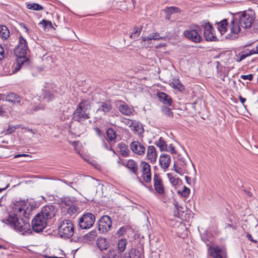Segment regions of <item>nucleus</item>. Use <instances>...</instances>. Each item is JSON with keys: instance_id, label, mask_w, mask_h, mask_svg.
Returning a JSON list of instances; mask_svg holds the SVG:
<instances>
[{"instance_id": "nucleus-1", "label": "nucleus", "mask_w": 258, "mask_h": 258, "mask_svg": "<svg viewBox=\"0 0 258 258\" xmlns=\"http://www.w3.org/2000/svg\"><path fill=\"white\" fill-rule=\"evenodd\" d=\"M26 203L24 201L15 202L12 208V211L9 213L8 217L2 220L3 222L10 226L16 231L22 232V234H31L32 231L30 224L24 220L22 217L28 218L29 215L26 212Z\"/></svg>"}, {"instance_id": "nucleus-2", "label": "nucleus", "mask_w": 258, "mask_h": 258, "mask_svg": "<svg viewBox=\"0 0 258 258\" xmlns=\"http://www.w3.org/2000/svg\"><path fill=\"white\" fill-rule=\"evenodd\" d=\"M29 51L27 41L22 36L19 37V43L14 49V54L17 57V61L19 70L23 65L28 63V58L26 54Z\"/></svg>"}, {"instance_id": "nucleus-3", "label": "nucleus", "mask_w": 258, "mask_h": 258, "mask_svg": "<svg viewBox=\"0 0 258 258\" xmlns=\"http://www.w3.org/2000/svg\"><path fill=\"white\" fill-rule=\"evenodd\" d=\"M90 109L89 102L87 100H82L73 113V119L75 121L82 123L85 120L90 118Z\"/></svg>"}, {"instance_id": "nucleus-4", "label": "nucleus", "mask_w": 258, "mask_h": 258, "mask_svg": "<svg viewBox=\"0 0 258 258\" xmlns=\"http://www.w3.org/2000/svg\"><path fill=\"white\" fill-rule=\"evenodd\" d=\"M58 233L61 238L67 239L71 237L74 233V226L70 220L62 221L58 227Z\"/></svg>"}, {"instance_id": "nucleus-5", "label": "nucleus", "mask_w": 258, "mask_h": 258, "mask_svg": "<svg viewBox=\"0 0 258 258\" xmlns=\"http://www.w3.org/2000/svg\"><path fill=\"white\" fill-rule=\"evenodd\" d=\"M95 216L90 213L83 214L80 218L79 224L80 228L83 229L90 228L94 224Z\"/></svg>"}, {"instance_id": "nucleus-6", "label": "nucleus", "mask_w": 258, "mask_h": 258, "mask_svg": "<svg viewBox=\"0 0 258 258\" xmlns=\"http://www.w3.org/2000/svg\"><path fill=\"white\" fill-rule=\"evenodd\" d=\"M253 13L243 12L239 16V22L240 26L244 29L249 28L251 26L254 21Z\"/></svg>"}, {"instance_id": "nucleus-7", "label": "nucleus", "mask_w": 258, "mask_h": 258, "mask_svg": "<svg viewBox=\"0 0 258 258\" xmlns=\"http://www.w3.org/2000/svg\"><path fill=\"white\" fill-rule=\"evenodd\" d=\"M46 225L47 221L45 220V218L38 214L35 216L31 221L32 229L36 233L42 232Z\"/></svg>"}, {"instance_id": "nucleus-8", "label": "nucleus", "mask_w": 258, "mask_h": 258, "mask_svg": "<svg viewBox=\"0 0 258 258\" xmlns=\"http://www.w3.org/2000/svg\"><path fill=\"white\" fill-rule=\"evenodd\" d=\"M201 29L199 26H196L195 29H189L184 31L185 37L195 43L201 42L202 38L200 35Z\"/></svg>"}, {"instance_id": "nucleus-9", "label": "nucleus", "mask_w": 258, "mask_h": 258, "mask_svg": "<svg viewBox=\"0 0 258 258\" xmlns=\"http://www.w3.org/2000/svg\"><path fill=\"white\" fill-rule=\"evenodd\" d=\"M112 219L108 215H103L98 221V230L101 233L108 231L112 226Z\"/></svg>"}, {"instance_id": "nucleus-10", "label": "nucleus", "mask_w": 258, "mask_h": 258, "mask_svg": "<svg viewBox=\"0 0 258 258\" xmlns=\"http://www.w3.org/2000/svg\"><path fill=\"white\" fill-rule=\"evenodd\" d=\"M55 90L53 89L51 85H46L42 90L39 97L46 102H50L53 100L54 98Z\"/></svg>"}, {"instance_id": "nucleus-11", "label": "nucleus", "mask_w": 258, "mask_h": 258, "mask_svg": "<svg viewBox=\"0 0 258 258\" xmlns=\"http://www.w3.org/2000/svg\"><path fill=\"white\" fill-rule=\"evenodd\" d=\"M204 26V36L207 41H215L217 39L216 36L214 33V28L209 23H206Z\"/></svg>"}, {"instance_id": "nucleus-12", "label": "nucleus", "mask_w": 258, "mask_h": 258, "mask_svg": "<svg viewBox=\"0 0 258 258\" xmlns=\"http://www.w3.org/2000/svg\"><path fill=\"white\" fill-rule=\"evenodd\" d=\"M55 209L54 206H45L42 208L40 213H38L40 216L45 218L47 221L48 219L54 217L55 215Z\"/></svg>"}, {"instance_id": "nucleus-13", "label": "nucleus", "mask_w": 258, "mask_h": 258, "mask_svg": "<svg viewBox=\"0 0 258 258\" xmlns=\"http://www.w3.org/2000/svg\"><path fill=\"white\" fill-rule=\"evenodd\" d=\"M141 172L143 175V180L146 182H149L151 180V173L150 165L145 161H142L140 164Z\"/></svg>"}, {"instance_id": "nucleus-14", "label": "nucleus", "mask_w": 258, "mask_h": 258, "mask_svg": "<svg viewBox=\"0 0 258 258\" xmlns=\"http://www.w3.org/2000/svg\"><path fill=\"white\" fill-rule=\"evenodd\" d=\"M153 181L155 191L159 195H163L165 193L163 181L158 174H154Z\"/></svg>"}, {"instance_id": "nucleus-15", "label": "nucleus", "mask_w": 258, "mask_h": 258, "mask_svg": "<svg viewBox=\"0 0 258 258\" xmlns=\"http://www.w3.org/2000/svg\"><path fill=\"white\" fill-rule=\"evenodd\" d=\"M130 147L131 150L138 155H143L145 154V147L138 141H133L130 144Z\"/></svg>"}, {"instance_id": "nucleus-16", "label": "nucleus", "mask_w": 258, "mask_h": 258, "mask_svg": "<svg viewBox=\"0 0 258 258\" xmlns=\"http://www.w3.org/2000/svg\"><path fill=\"white\" fill-rule=\"evenodd\" d=\"M174 168L176 173L183 175L186 171L187 161L183 158H180L176 163H174Z\"/></svg>"}, {"instance_id": "nucleus-17", "label": "nucleus", "mask_w": 258, "mask_h": 258, "mask_svg": "<svg viewBox=\"0 0 258 258\" xmlns=\"http://www.w3.org/2000/svg\"><path fill=\"white\" fill-rule=\"evenodd\" d=\"M117 105H118L119 112L123 115L130 116L134 111L133 108H131L126 103L121 100L117 101Z\"/></svg>"}, {"instance_id": "nucleus-18", "label": "nucleus", "mask_w": 258, "mask_h": 258, "mask_svg": "<svg viewBox=\"0 0 258 258\" xmlns=\"http://www.w3.org/2000/svg\"><path fill=\"white\" fill-rule=\"evenodd\" d=\"M99 104V108L96 110L97 113L101 115H105L112 109V106L110 100L101 102Z\"/></svg>"}, {"instance_id": "nucleus-19", "label": "nucleus", "mask_w": 258, "mask_h": 258, "mask_svg": "<svg viewBox=\"0 0 258 258\" xmlns=\"http://www.w3.org/2000/svg\"><path fill=\"white\" fill-rule=\"evenodd\" d=\"M101 258H121L120 253L114 248H110L100 253Z\"/></svg>"}, {"instance_id": "nucleus-20", "label": "nucleus", "mask_w": 258, "mask_h": 258, "mask_svg": "<svg viewBox=\"0 0 258 258\" xmlns=\"http://www.w3.org/2000/svg\"><path fill=\"white\" fill-rule=\"evenodd\" d=\"M159 162L161 168L166 169L168 168L170 165L171 162L170 156L167 154H161L160 157Z\"/></svg>"}, {"instance_id": "nucleus-21", "label": "nucleus", "mask_w": 258, "mask_h": 258, "mask_svg": "<svg viewBox=\"0 0 258 258\" xmlns=\"http://www.w3.org/2000/svg\"><path fill=\"white\" fill-rule=\"evenodd\" d=\"M158 97L159 100L162 103L167 105L168 106L171 105L172 103V100L170 96L164 92H160L158 93Z\"/></svg>"}, {"instance_id": "nucleus-22", "label": "nucleus", "mask_w": 258, "mask_h": 258, "mask_svg": "<svg viewBox=\"0 0 258 258\" xmlns=\"http://www.w3.org/2000/svg\"><path fill=\"white\" fill-rule=\"evenodd\" d=\"M147 156L148 159L150 160L151 162H154L156 161L157 157V154L154 146H148L147 149Z\"/></svg>"}, {"instance_id": "nucleus-23", "label": "nucleus", "mask_w": 258, "mask_h": 258, "mask_svg": "<svg viewBox=\"0 0 258 258\" xmlns=\"http://www.w3.org/2000/svg\"><path fill=\"white\" fill-rule=\"evenodd\" d=\"M108 142L110 145H113L116 142V132L112 128H109L106 131Z\"/></svg>"}, {"instance_id": "nucleus-24", "label": "nucleus", "mask_w": 258, "mask_h": 258, "mask_svg": "<svg viewBox=\"0 0 258 258\" xmlns=\"http://www.w3.org/2000/svg\"><path fill=\"white\" fill-rule=\"evenodd\" d=\"M125 167L131 170L132 173L136 175L138 174V164L132 159L128 160L126 164Z\"/></svg>"}, {"instance_id": "nucleus-25", "label": "nucleus", "mask_w": 258, "mask_h": 258, "mask_svg": "<svg viewBox=\"0 0 258 258\" xmlns=\"http://www.w3.org/2000/svg\"><path fill=\"white\" fill-rule=\"evenodd\" d=\"M222 251V249L219 247L210 246L209 248V252L214 258H223Z\"/></svg>"}, {"instance_id": "nucleus-26", "label": "nucleus", "mask_w": 258, "mask_h": 258, "mask_svg": "<svg viewBox=\"0 0 258 258\" xmlns=\"http://www.w3.org/2000/svg\"><path fill=\"white\" fill-rule=\"evenodd\" d=\"M240 27L239 21L233 18L229 26L231 32L234 34L238 33L240 31Z\"/></svg>"}, {"instance_id": "nucleus-27", "label": "nucleus", "mask_w": 258, "mask_h": 258, "mask_svg": "<svg viewBox=\"0 0 258 258\" xmlns=\"http://www.w3.org/2000/svg\"><path fill=\"white\" fill-rule=\"evenodd\" d=\"M123 258H141V253L139 250L131 248L124 254Z\"/></svg>"}, {"instance_id": "nucleus-28", "label": "nucleus", "mask_w": 258, "mask_h": 258, "mask_svg": "<svg viewBox=\"0 0 258 258\" xmlns=\"http://www.w3.org/2000/svg\"><path fill=\"white\" fill-rule=\"evenodd\" d=\"M170 86L174 89H176L180 92L184 90V86L180 83L179 79H173L170 83Z\"/></svg>"}, {"instance_id": "nucleus-29", "label": "nucleus", "mask_w": 258, "mask_h": 258, "mask_svg": "<svg viewBox=\"0 0 258 258\" xmlns=\"http://www.w3.org/2000/svg\"><path fill=\"white\" fill-rule=\"evenodd\" d=\"M254 54V51L246 49L238 53L237 61L240 62L246 57Z\"/></svg>"}, {"instance_id": "nucleus-30", "label": "nucleus", "mask_w": 258, "mask_h": 258, "mask_svg": "<svg viewBox=\"0 0 258 258\" xmlns=\"http://www.w3.org/2000/svg\"><path fill=\"white\" fill-rule=\"evenodd\" d=\"M131 130L134 132V133L141 135L144 133V128L141 124H139L136 121L133 124V126L131 127Z\"/></svg>"}, {"instance_id": "nucleus-31", "label": "nucleus", "mask_w": 258, "mask_h": 258, "mask_svg": "<svg viewBox=\"0 0 258 258\" xmlns=\"http://www.w3.org/2000/svg\"><path fill=\"white\" fill-rule=\"evenodd\" d=\"M118 147L119 149L120 154L123 157H126L129 155L130 150L127 146L122 143L118 144Z\"/></svg>"}, {"instance_id": "nucleus-32", "label": "nucleus", "mask_w": 258, "mask_h": 258, "mask_svg": "<svg viewBox=\"0 0 258 258\" xmlns=\"http://www.w3.org/2000/svg\"><path fill=\"white\" fill-rule=\"evenodd\" d=\"M97 245L100 250L102 251H103V250H107V249L108 246V244L106 239L104 238H99L97 243Z\"/></svg>"}, {"instance_id": "nucleus-33", "label": "nucleus", "mask_w": 258, "mask_h": 258, "mask_svg": "<svg viewBox=\"0 0 258 258\" xmlns=\"http://www.w3.org/2000/svg\"><path fill=\"white\" fill-rule=\"evenodd\" d=\"M227 25L228 22L227 19H223L218 23V29L222 35L227 31Z\"/></svg>"}, {"instance_id": "nucleus-34", "label": "nucleus", "mask_w": 258, "mask_h": 258, "mask_svg": "<svg viewBox=\"0 0 258 258\" xmlns=\"http://www.w3.org/2000/svg\"><path fill=\"white\" fill-rule=\"evenodd\" d=\"M155 144L159 147L161 151L167 150V145L162 137H160L159 139L155 142Z\"/></svg>"}, {"instance_id": "nucleus-35", "label": "nucleus", "mask_w": 258, "mask_h": 258, "mask_svg": "<svg viewBox=\"0 0 258 258\" xmlns=\"http://www.w3.org/2000/svg\"><path fill=\"white\" fill-rule=\"evenodd\" d=\"M10 36V32L6 26H0V36L4 39H7Z\"/></svg>"}, {"instance_id": "nucleus-36", "label": "nucleus", "mask_w": 258, "mask_h": 258, "mask_svg": "<svg viewBox=\"0 0 258 258\" xmlns=\"http://www.w3.org/2000/svg\"><path fill=\"white\" fill-rule=\"evenodd\" d=\"M127 243V241L125 239H120L118 240L117 243L118 251L120 253V254L125 250Z\"/></svg>"}, {"instance_id": "nucleus-37", "label": "nucleus", "mask_w": 258, "mask_h": 258, "mask_svg": "<svg viewBox=\"0 0 258 258\" xmlns=\"http://www.w3.org/2000/svg\"><path fill=\"white\" fill-rule=\"evenodd\" d=\"M67 212L71 216L76 215L80 212V208L76 205H72L68 208Z\"/></svg>"}, {"instance_id": "nucleus-38", "label": "nucleus", "mask_w": 258, "mask_h": 258, "mask_svg": "<svg viewBox=\"0 0 258 258\" xmlns=\"http://www.w3.org/2000/svg\"><path fill=\"white\" fill-rule=\"evenodd\" d=\"M7 99L8 101L13 102L14 103H20L21 102L20 97L14 93H10L8 95Z\"/></svg>"}, {"instance_id": "nucleus-39", "label": "nucleus", "mask_w": 258, "mask_h": 258, "mask_svg": "<svg viewBox=\"0 0 258 258\" xmlns=\"http://www.w3.org/2000/svg\"><path fill=\"white\" fill-rule=\"evenodd\" d=\"M181 12L180 9L176 7H167L164 9V12L165 14H168V15H172L174 13H178Z\"/></svg>"}, {"instance_id": "nucleus-40", "label": "nucleus", "mask_w": 258, "mask_h": 258, "mask_svg": "<svg viewBox=\"0 0 258 258\" xmlns=\"http://www.w3.org/2000/svg\"><path fill=\"white\" fill-rule=\"evenodd\" d=\"M97 236L96 231L93 230L84 236V239L85 240L92 241L95 239Z\"/></svg>"}, {"instance_id": "nucleus-41", "label": "nucleus", "mask_w": 258, "mask_h": 258, "mask_svg": "<svg viewBox=\"0 0 258 258\" xmlns=\"http://www.w3.org/2000/svg\"><path fill=\"white\" fill-rule=\"evenodd\" d=\"M27 8L29 10L35 11H42L44 10L43 6L36 3L29 4L27 5Z\"/></svg>"}, {"instance_id": "nucleus-42", "label": "nucleus", "mask_w": 258, "mask_h": 258, "mask_svg": "<svg viewBox=\"0 0 258 258\" xmlns=\"http://www.w3.org/2000/svg\"><path fill=\"white\" fill-rule=\"evenodd\" d=\"M142 30V27H135L134 28L132 33L130 35V38L131 39H135L137 37L139 36L141 34V32Z\"/></svg>"}, {"instance_id": "nucleus-43", "label": "nucleus", "mask_w": 258, "mask_h": 258, "mask_svg": "<svg viewBox=\"0 0 258 258\" xmlns=\"http://www.w3.org/2000/svg\"><path fill=\"white\" fill-rule=\"evenodd\" d=\"M161 110L162 112L169 117H173V113L171 111V109L169 107L165 106H162L161 107Z\"/></svg>"}, {"instance_id": "nucleus-44", "label": "nucleus", "mask_w": 258, "mask_h": 258, "mask_svg": "<svg viewBox=\"0 0 258 258\" xmlns=\"http://www.w3.org/2000/svg\"><path fill=\"white\" fill-rule=\"evenodd\" d=\"M167 177L173 185H176L179 183V178L173 176L171 174L167 173Z\"/></svg>"}, {"instance_id": "nucleus-45", "label": "nucleus", "mask_w": 258, "mask_h": 258, "mask_svg": "<svg viewBox=\"0 0 258 258\" xmlns=\"http://www.w3.org/2000/svg\"><path fill=\"white\" fill-rule=\"evenodd\" d=\"M147 39L148 40H159L162 39L163 37L160 36V34L158 32H155L153 33L150 34L148 36H147Z\"/></svg>"}, {"instance_id": "nucleus-46", "label": "nucleus", "mask_w": 258, "mask_h": 258, "mask_svg": "<svg viewBox=\"0 0 258 258\" xmlns=\"http://www.w3.org/2000/svg\"><path fill=\"white\" fill-rule=\"evenodd\" d=\"M121 121L124 124L128 126L129 127H131L133 126V124L135 121H134L132 119H127L124 117H122L121 119Z\"/></svg>"}, {"instance_id": "nucleus-47", "label": "nucleus", "mask_w": 258, "mask_h": 258, "mask_svg": "<svg viewBox=\"0 0 258 258\" xmlns=\"http://www.w3.org/2000/svg\"><path fill=\"white\" fill-rule=\"evenodd\" d=\"M127 229L126 227L122 226L117 231L116 234L118 236L120 237L123 236L126 232Z\"/></svg>"}, {"instance_id": "nucleus-48", "label": "nucleus", "mask_w": 258, "mask_h": 258, "mask_svg": "<svg viewBox=\"0 0 258 258\" xmlns=\"http://www.w3.org/2000/svg\"><path fill=\"white\" fill-rule=\"evenodd\" d=\"M39 24L42 25L44 28H46V26H48L50 28L53 27L52 23L49 21H47V20H42L40 22Z\"/></svg>"}, {"instance_id": "nucleus-49", "label": "nucleus", "mask_w": 258, "mask_h": 258, "mask_svg": "<svg viewBox=\"0 0 258 258\" xmlns=\"http://www.w3.org/2000/svg\"><path fill=\"white\" fill-rule=\"evenodd\" d=\"M181 196L184 197H188L189 193H190V189L189 188H187L186 186H184L183 189L180 192Z\"/></svg>"}, {"instance_id": "nucleus-50", "label": "nucleus", "mask_w": 258, "mask_h": 258, "mask_svg": "<svg viewBox=\"0 0 258 258\" xmlns=\"http://www.w3.org/2000/svg\"><path fill=\"white\" fill-rule=\"evenodd\" d=\"M19 128L18 126H13L12 125H9L8 129L6 132V134H10L15 132V130Z\"/></svg>"}, {"instance_id": "nucleus-51", "label": "nucleus", "mask_w": 258, "mask_h": 258, "mask_svg": "<svg viewBox=\"0 0 258 258\" xmlns=\"http://www.w3.org/2000/svg\"><path fill=\"white\" fill-rule=\"evenodd\" d=\"M103 146V147L108 151H112V146L109 144V145H107V143L104 140L102 141Z\"/></svg>"}, {"instance_id": "nucleus-52", "label": "nucleus", "mask_w": 258, "mask_h": 258, "mask_svg": "<svg viewBox=\"0 0 258 258\" xmlns=\"http://www.w3.org/2000/svg\"><path fill=\"white\" fill-rule=\"evenodd\" d=\"M253 76L252 74H248L247 75H241L240 78L244 80H248L251 81L253 79Z\"/></svg>"}, {"instance_id": "nucleus-53", "label": "nucleus", "mask_w": 258, "mask_h": 258, "mask_svg": "<svg viewBox=\"0 0 258 258\" xmlns=\"http://www.w3.org/2000/svg\"><path fill=\"white\" fill-rule=\"evenodd\" d=\"M167 151L170 152L172 154H175L176 151L174 147L173 146V144H171L169 145L168 149L167 150Z\"/></svg>"}, {"instance_id": "nucleus-54", "label": "nucleus", "mask_w": 258, "mask_h": 258, "mask_svg": "<svg viewBox=\"0 0 258 258\" xmlns=\"http://www.w3.org/2000/svg\"><path fill=\"white\" fill-rule=\"evenodd\" d=\"M5 57L4 49L1 45H0V61Z\"/></svg>"}, {"instance_id": "nucleus-55", "label": "nucleus", "mask_w": 258, "mask_h": 258, "mask_svg": "<svg viewBox=\"0 0 258 258\" xmlns=\"http://www.w3.org/2000/svg\"><path fill=\"white\" fill-rule=\"evenodd\" d=\"M247 238L251 241L254 242V243H257V240H254L252 237V236L251 235V234H249V233H247Z\"/></svg>"}, {"instance_id": "nucleus-56", "label": "nucleus", "mask_w": 258, "mask_h": 258, "mask_svg": "<svg viewBox=\"0 0 258 258\" xmlns=\"http://www.w3.org/2000/svg\"><path fill=\"white\" fill-rule=\"evenodd\" d=\"M230 227L232 228L233 230L236 229V226H233L232 224H226L225 225V228H230Z\"/></svg>"}, {"instance_id": "nucleus-57", "label": "nucleus", "mask_w": 258, "mask_h": 258, "mask_svg": "<svg viewBox=\"0 0 258 258\" xmlns=\"http://www.w3.org/2000/svg\"><path fill=\"white\" fill-rule=\"evenodd\" d=\"M27 156H29V155H28V154H17V155H16L14 156V158H19V157H27Z\"/></svg>"}, {"instance_id": "nucleus-58", "label": "nucleus", "mask_w": 258, "mask_h": 258, "mask_svg": "<svg viewBox=\"0 0 258 258\" xmlns=\"http://www.w3.org/2000/svg\"><path fill=\"white\" fill-rule=\"evenodd\" d=\"M44 107L42 106H37L34 108V111H36L39 109H43Z\"/></svg>"}, {"instance_id": "nucleus-59", "label": "nucleus", "mask_w": 258, "mask_h": 258, "mask_svg": "<svg viewBox=\"0 0 258 258\" xmlns=\"http://www.w3.org/2000/svg\"><path fill=\"white\" fill-rule=\"evenodd\" d=\"M239 100H240V102H241L242 103H243H243L245 102V101H246V99H245V98H243V97H242L241 96H239Z\"/></svg>"}, {"instance_id": "nucleus-60", "label": "nucleus", "mask_w": 258, "mask_h": 258, "mask_svg": "<svg viewBox=\"0 0 258 258\" xmlns=\"http://www.w3.org/2000/svg\"><path fill=\"white\" fill-rule=\"evenodd\" d=\"M251 50L254 51V54L258 53V44L255 48H253Z\"/></svg>"}, {"instance_id": "nucleus-61", "label": "nucleus", "mask_w": 258, "mask_h": 258, "mask_svg": "<svg viewBox=\"0 0 258 258\" xmlns=\"http://www.w3.org/2000/svg\"><path fill=\"white\" fill-rule=\"evenodd\" d=\"M4 113H5V111L2 107H0V115H3Z\"/></svg>"}, {"instance_id": "nucleus-62", "label": "nucleus", "mask_w": 258, "mask_h": 258, "mask_svg": "<svg viewBox=\"0 0 258 258\" xmlns=\"http://www.w3.org/2000/svg\"><path fill=\"white\" fill-rule=\"evenodd\" d=\"M185 179L187 182V183H189V181H190V178L188 176H185Z\"/></svg>"}, {"instance_id": "nucleus-63", "label": "nucleus", "mask_w": 258, "mask_h": 258, "mask_svg": "<svg viewBox=\"0 0 258 258\" xmlns=\"http://www.w3.org/2000/svg\"><path fill=\"white\" fill-rule=\"evenodd\" d=\"M9 186V184H8L7 185H6L5 187H2V188H0V192H1L2 191H3V190H5Z\"/></svg>"}, {"instance_id": "nucleus-64", "label": "nucleus", "mask_w": 258, "mask_h": 258, "mask_svg": "<svg viewBox=\"0 0 258 258\" xmlns=\"http://www.w3.org/2000/svg\"><path fill=\"white\" fill-rule=\"evenodd\" d=\"M166 14V19L168 20H170L171 15H168V14Z\"/></svg>"}]
</instances>
